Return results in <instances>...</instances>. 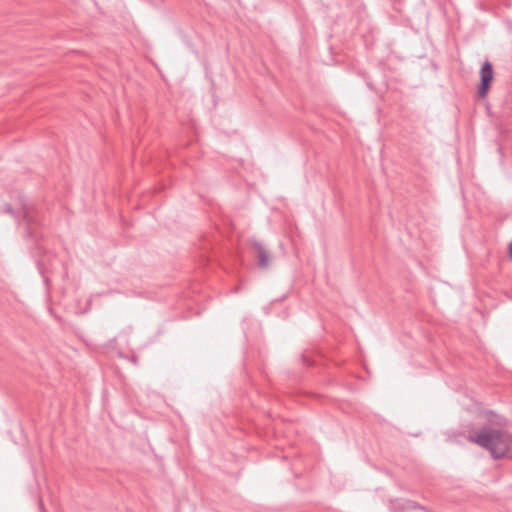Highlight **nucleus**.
<instances>
[{
    "label": "nucleus",
    "instance_id": "3",
    "mask_svg": "<svg viewBox=\"0 0 512 512\" xmlns=\"http://www.w3.org/2000/svg\"><path fill=\"white\" fill-rule=\"evenodd\" d=\"M252 246L255 251V257L257 258L258 267L261 269H266L270 263V252L260 242L254 241Z\"/></svg>",
    "mask_w": 512,
    "mask_h": 512
},
{
    "label": "nucleus",
    "instance_id": "1",
    "mask_svg": "<svg viewBox=\"0 0 512 512\" xmlns=\"http://www.w3.org/2000/svg\"><path fill=\"white\" fill-rule=\"evenodd\" d=\"M468 440L487 449L494 459L512 458V435L506 431L483 427Z\"/></svg>",
    "mask_w": 512,
    "mask_h": 512
},
{
    "label": "nucleus",
    "instance_id": "2",
    "mask_svg": "<svg viewBox=\"0 0 512 512\" xmlns=\"http://www.w3.org/2000/svg\"><path fill=\"white\" fill-rule=\"evenodd\" d=\"M493 76L494 72L492 64L489 61H486L480 70V84L478 87V94L480 97L484 98L487 95Z\"/></svg>",
    "mask_w": 512,
    "mask_h": 512
},
{
    "label": "nucleus",
    "instance_id": "6",
    "mask_svg": "<svg viewBox=\"0 0 512 512\" xmlns=\"http://www.w3.org/2000/svg\"><path fill=\"white\" fill-rule=\"evenodd\" d=\"M407 507L410 508L412 506V503L411 502H407Z\"/></svg>",
    "mask_w": 512,
    "mask_h": 512
},
{
    "label": "nucleus",
    "instance_id": "5",
    "mask_svg": "<svg viewBox=\"0 0 512 512\" xmlns=\"http://www.w3.org/2000/svg\"><path fill=\"white\" fill-rule=\"evenodd\" d=\"M508 252H509V256L512 258V240H511V243L509 244Z\"/></svg>",
    "mask_w": 512,
    "mask_h": 512
},
{
    "label": "nucleus",
    "instance_id": "4",
    "mask_svg": "<svg viewBox=\"0 0 512 512\" xmlns=\"http://www.w3.org/2000/svg\"><path fill=\"white\" fill-rule=\"evenodd\" d=\"M23 221L27 225V232L30 237H35V232L33 230V225L37 224L38 218L32 207H23Z\"/></svg>",
    "mask_w": 512,
    "mask_h": 512
}]
</instances>
